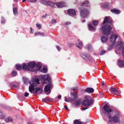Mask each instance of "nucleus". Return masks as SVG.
<instances>
[{"label":"nucleus","instance_id":"1","mask_svg":"<svg viewBox=\"0 0 124 124\" xmlns=\"http://www.w3.org/2000/svg\"><path fill=\"white\" fill-rule=\"evenodd\" d=\"M112 28L109 25H103L101 28V30L102 31V33L107 35L106 37L102 36L101 40L103 43L106 42L108 39V35L110 34L111 30Z\"/></svg>","mask_w":124,"mask_h":124},{"label":"nucleus","instance_id":"2","mask_svg":"<svg viewBox=\"0 0 124 124\" xmlns=\"http://www.w3.org/2000/svg\"><path fill=\"white\" fill-rule=\"evenodd\" d=\"M39 80L38 78H33L29 82L30 84L29 87V91L31 93L34 92L35 86H37L38 84H39Z\"/></svg>","mask_w":124,"mask_h":124},{"label":"nucleus","instance_id":"3","mask_svg":"<svg viewBox=\"0 0 124 124\" xmlns=\"http://www.w3.org/2000/svg\"><path fill=\"white\" fill-rule=\"evenodd\" d=\"M103 113L106 115L109 119H110L111 117L110 113L113 111L117 112V110L116 109H115L114 110L111 109L110 107L107 104L103 106Z\"/></svg>","mask_w":124,"mask_h":124},{"label":"nucleus","instance_id":"4","mask_svg":"<svg viewBox=\"0 0 124 124\" xmlns=\"http://www.w3.org/2000/svg\"><path fill=\"white\" fill-rule=\"evenodd\" d=\"M85 99L82 102V104L85 107H87L91 105L92 102V100L89 96H86L85 97Z\"/></svg>","mask_w":124,"mask_h":124},{"label":"nucleus","instance_id":"5","mask_svg":"<svg viewBox=\"0 0 124 124\" xmlns=\"http://www.w3.org/2000/svg\"><path fill=\"white\" fill-rule=\"evenodd\" d=\"M80 13L81 16L83 18L87 17L89 14V11L86 8L81 10Z\"/></svg>","mask_w":124,"mask_h":124},{"label":"nucleus","instance_id":"6","mask_svg":"<svg viewBox=\"0 0 124 124\" xmlns=\"http://www.w3.org/2000/svg\"><path fill=\"white\" fill-rule=\"evenodd\" d=\"M16 69L18 70H20L22 68L23 70L25 71L29 70L30 68L28 65L25 63L23 64L22 66L20 65H16Z\"/></svg>","mask_w":124,"mask_h":124},{"label":"nucleus","instance_id":"7","mask_svg":"<svg viewBox=\"0 0 124 124\" xmlns=\"http://www.w3.org/2000/svg\"><path fill=\"white\" fill-rule=\"evenodd\" d=\"M52 7H54L56 8L57 7L58 8L62 7H65L66 6L65 3L64 2H62L57 3H54V5Z\"/></svg>","mask_w":124,"mask_h":124},{"label":"nucleus","instance_id":"8","mask_svg":"<svg viewBox=\"0 0 124 124\" xmlns=\"http://www.w3.org/2000/svg\"><path fill=\"white\" fill-rule=\"evenodd\" d=\"M42 63L40 62H38L36 64V69L35 70H33V69H30V71L31 72H36V71L37 70H39L40 69L41 67Z\"/></svg>","mask_w":124,"mask_h":124},{"label":"nucleus","instance_id":"9","mask_svg":"<svg viewBox=\"0 0 124 124\" xmlns=\"http://www.w3.org/2000/svg\"><path fill=\"white\" fill-rule=\"evenodd\" d=\"M118 37V36L117 35L115 34H112L110 36V41L113 45L115 44L116 39Z\"/></svg>","mask_w":124,"mask_h":124},{"label":"nucleus","instance_id":"10","mask_svg":"<svg viewBox=\"0 0 124 124\" xmlns=\"http://www.w3.org/2000/svg\"><path fill=\"white\" fill-rule=\"evenodd\" d=\"M40 2L43 4L49 6L51 7H52L54 5V3L53 2H50V1H46L45 0H41Z\"/></svg>","mask_w":124,"mask_h":124},{"label":"nucleus","instance_id":"11","mask_svg":"<svg viewBox=\"0 0 124 124\" xmlns=\"http://www.w3.org/2000/svg\"><path fill=\"white\" fill-rule=\"evenodd\" d=\"M71 95L73 96V97H71L68 98V100L70 102H71L74 100L77 97V94L75 92L71 93Z\"/></svg>","mask_w":124,"mask_h":124},{"label":"nucleus","instance_id":"12","mask_svg":"<svg viewBox=\"0 0 124 124\" xmlns=\"http://www.w3.org/2000/svg\"><path fill=\"white\" fill-rule=\"evenodd\" d=\"M109 122L111 121H113L114 122H118L119 121V118L117 116H114L112 117H111L110 119L109 120Z\"/></svg>","mask_w":124,"mask_h":124},{"label":"nucleus","instance_id":"13","mask_svg":"<svg viewBox=\"0 0 124 124\" xmlns=\"http://www.w3.org/2000/svg\"><path fill=\"white\" fill-rule=\"evenodd\" d=\"M42 78V79L43 80L42 84H46L48 83V84H49L50 83H51L50 78Z\"/></svg>","mask_w":124,"mask_h":124},{"label":"nucleus","instance_id":"14","mask_svg":"<svg viewBox=\"0 0 124 124\" xmlns=\"http://www.w3.org/2000/svg\"><path fill=\"white\" fill-rule=\"evenodd\" d=\"M68 14L71 16H74L76 15V13L75 10L73 9H69L67 10Z\"/></svg>","mask_w":124,"mask_h":124},{"label":"nucleus","instance_id":"15","mask_svg":"<svg viewBox=\"0 0 124 124\" xmlns=\"http://www.w3.org/2000/svg\"><path fill=\"white\" fill-rule=\"evenodd\" d=\"M112 21L110 20L108 16H106L104 19L103 24H104L106 23H109L110 24H112Z\"/></svg>","mask_w":124,"mask_h":124},{"label":"nucleus","instance_id":"16","mask_svg":"<svg viewBox=\"0 0 124 124\" xmlns=\"http://www.w3.org/2000/svg\"><path fill=\"white\" fill-rule=\"evenodd\" d=\"M42 86H40L39 87H37L35 88L34 92H33V94H35L36 93L39 91H41L40 92H39L41 94L42 92Z\"/></svg>","mask_w":124,"mask_h":124},{"label":"nucleus","instance_id":"17","mask_svg":"<svg viewBox=\"0 0 124 124\" xmlns=\"http://www.w3.org/2000/svg\"><path fill=\"white\" fill-rule=\"evenodd\" d=\"M52 86V83H50L49 84H48L45 86L44 88L45 91L46 92H49L50 90V87Z\"/></svg>","mask_w":124,"mask_h":124},{"label":"nucleus","instance_id":"18","mask_svg":"<svg viewBox=\"0 0 124 124\" xmlns=\"http://www.w3.org/2000/svg\"><path fill=\"white\" fill-rule=\"evenodd\" d=\"M78 44L76 43V45L77 47L80 49H81L82 46L83 44L79 40H78Z\"/></svg>","mask_w":124,"mask_h":124},{"label":"nucleus","instance_id":"19","mask_svg":"<svg viewBox=\"0 0 124 124\" xmlns=\"http://www.w3.org/2000/svg\"><path fill=\"white\" fill-rule=\"evenodd\" d=\"M84 91L88 93H91L93 92L94 89L92 88L88 87Z\"/></svg>","mask_w":124,"mask_h":124},{"label":"nucleus","instance_id":"20","mask_svg":"<svg viewBox=\"0 0 124 124\" xmlns=\"http://www.w3.org/2000/svg\"><path fill=\"white\" fill-rule=\"evenodd\" d=\"M81 56L86 61L88 60L90 55L87 54H81Z\"/></svg>","mask_w":124,"mask_h":124},{"label":"nucleus","instance_id":"21","mask_svg":"<svg viewBox=\"0 0 124 124\" xmlns=\"http://www.w3.org/2000/svg\"><path fill=\"white\" fill-rule=\"evenodd\" d=\"M112 12L115 14H119L120 13V11L118 9L115 8H113L111 10Z\"/></svg>","mask_w":124,"mask_h":124},{"label":"nucleus","instance_id":"22","mask_svg":"<svg viewBox=\"0 0 124 124\" xmlns=\"http://www.w3.org/2000/svg\"><path fill=\"white\" fill-rule=\"evenodd\" d=\"M88 27L90 30L92 31H95L96 29L94 27L91 23H89L88 24Z\"/></svg>","mask_w":124,"mask_h":124},{"label":"nucleus","instance_id":"23","mask_svg":"<svg viewBox=\"0 0 124 124\" xmlns=\"http://www.w3.org/2000/svg\"><path fill=\"white\" fill-rule=\"evenodd\" d=\"M36 65V63L35 62H29L28 64V66L30 68H33Z\"/></svg>","mask_w":124,"mask_h":124},{"label":"nucleus","instance_id":"24","mask_svg":"<svg viewBox=\"0 0 124 124\" xmlns=\"http://www.w3.org/2000/svg\"><path fill=\"white\" fill-rule=\"evenodd\" d=\"M51 101V99L48 97H46L42 99V101L44 102H50Z\"/></svg>","mask_w":124,"mask_h":124},{"label":"nucleus","instance_id":"25","mask_svg":"<svg viewBox=\"0 0 124 124\" xmlns=\"http://www.w3.org/2000/svg\"><path fill=\"white\" fill-rule=\"evenodd\" d=\"M13 13L16 16H17L18 15L17 9V7L14 8L13 9Z\"/></svg>","mask_w":124,"mask_h":124},{"label":"nucleus","instance_id":"26","mask_svg":"<svg viewBox=\"0 0 124 124\" xmlns=\"http://www.w3.org/2000/svg\"><path fill=\"white\" fill-rule=\"evenodd\" d=\"M39 35L41 36H44L45 35V33L44 32L41 33L40 32H37L35 34V36Z\"/></svg>","mask_w":124,"mask_h":124},{"label":"nucleus","instance_id":"27","mask_svg":"<svg viewBox=\"0 0 124 124\" xmlns=\"http://www.w3.org/2000/svg\"><path fill=\"white\" fill-rule=\"evenodd\" d=\"M81 100V99L80 98H79L77 100L75 101V104L77 105H79L80 104V102Z\"/></svg>","mask_w":124,"mask_h":124},{"label":"nucleus","instance_id":"28","mask_svg":"<svg viewBox=\"0 0 124 124\" xmlns=\"http://www.w3.org/2000/svg\"><path fill=\"white\" fill-rule=\"evenodd\" d=\"M103 8H107L109 7V4L108 3H105L103 5Z\"/></svg>","mask_w":124,"mask_h":124},{"label":"nucleus","instance_id":"29","mask_svg":"<svg viewBox=\"0 0 124 124\" xmlns=\"http://www.w3.org/2000/svg\"><path fill=\"white\" fill-rule=\"evenodd\" d=\"M23 80L24 81V83L25 84H28V83H29V82L30 81H29L27 78H23Z\"/></svg>","mask_w":124,"mask_h":124},{"label":"nucleus","instance_id":"30","mask_svg":"<svg viewBox=\"0 0 124 124\" xmlns=\"http://www.w3.org/2000/svg\"><path fill=\"white\" fill-rule=\"evenodd\" d=\"M89 3L88 1H85L83 2L81 4V5L83 6H88Z\"/></svg>","mask_w":124,"mask_h":124},{"label":"nucleus","instance_id":"31","mask_svg":"<svg viewBox=\"0 0 124 124\" xmlns=\"http://www.w3.org/2000/svg\"><path fill=\"white\" fill-rule=\"evenodd\" d=\"M74 124H82V122L78 120H75L74 121Z\"/></svg>","mask_w":124,"mask_h":124},{"label":"nucleus","instance_id":"32","mask_svg":"<svg viewBox=\"0 0 124 124\" xmlns=\"http://www.w3.org/2000/svg\"><path fill=\"white\" fill-rule=\"evenodd\" d=\"M0 116H1L0 118L1 119H4L5 118V115H3L2 112L0 110Z\"/></svg>","mask_w":124,"mask_h":124},{"label":"nucleus","instance_id":"33","mask_svg":"<svg viewBox=\"0 0 124 124\" xmlns=\"http://www.w3.org/2000/svg\"><path fill=\"white\" fill-rule=\"evenodd\" d=\"M29 2H36L37 0H27ZM26 0H23L22 2H24Z\"/></svg>","mask_w":124,"mask_h":124},{"label":"nucleus","instance_id":"34","mask_svg":"<svg viewBox=\"0 0 124 124\" xmlns=\"http://www.w3.org/2000/svg\"><path fill=\"white\" fill-rule=\"evenodd\" d=\"M98 23V22L97 21L95 20L93 21L92 24L94 26L97 25Z\"/></svg>","mask_w":124,"mask_h":124},{"label":"nucleus","instance_id":"35","mask_svg":"<svg viewBox=\"0 0 124 124\" xmlns=\"http://www.w3.org/2000/svg\"><path fill=\"white\" fill-rule=\"evenodd\" d=\"M46 68L45 67H44L43 69L41 70V71L42 72L45 73L46 72Z\"/></svg>","mask_w":124,"mask_h":124},{"label":"nucleus","instance_id":"36","mask_svg":"<svg viewBox=\"0 0 124 124\" xmlns=\"http://www.w3.org/2000/svg\"><path fill=\"white\" fill-rule=\"evenodd\" d=\"M17 73V72L16 71H14L12 72V75L13 77H15Z\"/></svg>","mask_w":124,"mask_h":124},{"label":"nucleus","instance_id":"37","mask_svg":"<svg viewBox=\"0 0 124 124\" xmlns=\"http://www.w3.org/2000/svg\"><path fill=\"white\" fill-rule=\"evenodd\" d=\"M56 23V20L54 19H52L51 21V23L52 24Z\"/></svg>","mask_w":124,"mask_h":124},{"label":"nucleus","instance_id":"38","mask_svg":"<svg viewBox=\"0 0 124 124\" xmlns=\"http://www.w3.org/2000/svg\"><path fill=\"white\" fill-rule=\"evenodd\" d=\"M111 91L114 92H116L117 91V90L114 88H111Z\"/></svg>","mask_w":124,"mask_h":124},{"label":"nucleus","instance_id":"39","mask_svg":"<svg viewBox=\"0 0 124 124\" xmlns=\"http://www.w3.org/2000/svg\"><path fill=\"white\" fill-rule=\"evenodd\" d=\"M38 78H50V76L48 74L43 76V77H40L39 76Z\"/></svg>","mask_w":124,"mask_h":124},{"label":"nucleus","instance_id":"40","mask_svg":"<svg viewBox=\"0 0 124 124\" xmlns=\"http://www.w3.org/2000/svg\"><path fill=\"white\" fill-rule=\"evenodd\" d=\"M117 45H120V46H122L123 44L122 42L121 41H120L117 43Z\"/></svg>","mask_w":124,"mask_h":124},{"label":"nucleus","instance_id":"41","mask_svg":"<svg viewBox=\"0 0 124 124\" xmlns=\"http://www.w3.org/2000/svg\"><path fill=\"white\" fill-rule=\"evenodd\" d=\"M106 52L105 50H102L101 51L100 54L101 55H102L106 53Z\"/></svg>","mask_w":124,"mask_h":124},{"label":"nucleus","instance_id":"42","mask_svg":"<svg viewBox=\"0 0 124 124\" xmlns=\"http://www.w3.org/2000/svg\"><path fill=\"white\" fill-rule=\"evenodd\" d=\"M36 25L37 27L39 29H40L41 28V26L40 24L38 23H37L36 24Z\"/></svg>","mask_w":124,"mask_h":124},{"label":"nucleus","instance_id":"43","mask_svg":"<svg viewBox=\"0 0 124 124\" xmlns=\"http://www.w3.org/2000/svg\"><path fill=\"white\" fill-rule=\"evenodd\" d=\"M113 45H114L113 44V45H111L109 46L108 47V49L109 50H110L112 49L113 48Z\"/></svg>","mask_w":124,"mask_h":124},{"label":"nucleus","instance_id":"44","mask_svg":"<svg viewBox=\"0 0 124 124\" xmlns=\"http://www.w3.org/2000/svg\"><path fill=\"white\" fill-rule=\"evenodd\" d=\"M74 45V44L73 43H70L69 44V46L70 47H72Z\"/></svg>","mask_w":124,"mask_h":124},{"label":"nucleus","instance_id":"45","mask_svg":"<svg viewBox=\"0 0 124 124\" xmlns=\"http://www.w3.org/2000/svg\"><path fill=\"white\" fill-rule=\"evenodd\" d=\"M8 120L10 122H11L12 121V118L11 117H8Z\"/></svg>","mask_w":124,"mask_h":124},{"label":"nucleus","instance_id":"46","mask_svg":"<svg viewBox=\"0 0 124 124\" xmlns=\"http://www.w3.org/2000/svg\"><path fill=\"white\" fill-rule=\"evenodd\" d=\"M89 59L88 60L90 62L92 61L93 59V58L90 56H89Z\"/></svg>","mask_w":124,"mask_h":124},{"label":"nucleus","instance_id":"47","mask_svg":"<svg viewBox=\"0 0 124 124\" xmlns=\"http://www.w3.org/2000/svg\"><path fill=\"white\" fill-rule=\"evenodd\" d=\"M71 23L70 22H67L65 23V24L66 25H68L70 24Z\"/></svg>","mask_w":124,"mask_h":124},{"label":"nucleus","instance_id":"48","mask_svg":"<svg viewBox=\"0 0 124 124\" xmlns=\"http://www.w3.org/2000/svg\"><path fill=\"white\" fill-rule=\"evenodd\" d=\"M122 54L124 57V46L122 48Z\"/></svg>","mask_w":124,"mask_h":124},{"label":"nucleus","instance_id":"49","mask_svg":"<svg viewBox=\"0 0 124 124\" xmlns=\"http://www.w3.org/2000/svg\"><path fill=\"white\" fill-rule=\"evenodd\" d=\"M56 47L57 49L59 51H60L61 50V48L60 47L58 46H56Z\"/></svg>","mask_w":124,"mask_h":124},{"label":"nucleus","instance_id":"50","mask_svg":"<svg viewBox=\"0 0 124 124\" xmlns=\"http://www.w3.org/2000/svg\"><path fill=\"white\" fill-rule=\"evenodd\" d=\"M88 49L89 50L91 48V45H88L87 47Z\"/></svg>","mask_w":124,"mask_h":124},{"label":"nucleus","instance_id":"51","mask_svg":"<svg viewBox=\"0 0 124 124\" xmlns=\"http://www.w3.org/2000/svg\"><path fill=\"white\" fill-rule=\"evenodd\" d=\"M29 93L27 92H25L24 94V95L25 96L27 97L29 95Z\"/></svg>","mask_w":124,"mask_h":124},{"label":"nucleus","instance_id":"52","mask_svg":"<svg viewBox=\"0 0 124 124\" xmlns=\"http://www.w3.org/2000/svg\"><path fill=\"white\" fill-rule=\"evenodd\" d=\"M12 86L13 87H14L16 88H17L18 87V86L17 85H16L15 84H13L12 85Z\"/></svg>","mask_w":124,"mask_h":124},{"label":"nucleus","instance_id":"53","mask_svg":"<svg viewBox=\"0 0 124 124\" xmlns=\"http://www.w3.org/2000/svg\"><path fill=\"white\" fill-rule=\"evenodd\" d=\"M64 108L65 109L67 110H68V109L67 108V106L66 105L64 106Z\"/></svg>","mask_w":124,"mask_h":124},{"label":"nucleus","instance_id":"54","mask_svg":"<svg viewBox=\"0 0 124 124\" xmlns=\"http://www.w3.org/2000/svg\"><path fill=\"white\" fill-rule=\"evenodd\" d=\"M88 108H87V107H83L81 109L83 110H85L86 109H87Z\"/></svg>","mask_w":124,"mask_h":124},{"label":"nucleus","instance_id":"55","mask_svg":"<svg viewBox=\"0 0 124 124\" xmlns=\"http://www.w3.org/2000/svg\"><path fill=\"white\" fill-rule=\"evenodd\" d=\"M65 101L66 102H69V101L68 100L67 97L66 96L65 97Z\"/></svg>","mask_w":124,"mask_h":124},{"label":"nucleus","instance_id":"56","mask_svg":"<svg viewBox=\"0 0 124 124\" xmlns=\"http://www.w3.org/2000/svg\"><path fill=\"white\" fill-rule=\"evenodd\" d=\"M30 29L31 31V33H32L33 32V31L32 32V31H33V29L31 27L30 28Z\"/></svg>","mask_w":124,"mask_h":124},{"label":"nucleus","instance_id":"57","mask_svg":"<svg viewBox=\"0 0 124 124\" xmlns=\"http://www.w3.org/2000/svg\"><path fill=\"white\" fill-rule=\"evenodd\" d=\"M5 22V20L4 19H3L1 21V23H4Z\"/></svg>","mask_w":124,"mask_h":124},{"label":"nucleus","instance_id":"58","mask_svg":"<svg viewBox=\"0 0 124 124\" xmlns=\"http://www.w3.org/2000/svg\"><path fill=\"white\" fill-rule=\"evenodd\" d=\"M101 83V85H103V86L104 85V81H102Z\"/></svg>","mask_w":124,"mask_h":124},{"label":"nucleus","instance_id":"59","mask_svg":"<svg viewBox=\"0 0 124 124\" xmlns=\"http://www.w3.org/2000/svg\"><path fill=\"white\" fill-rule=\"evenodd\" d=\"M61 95H59L58 96V97L59 99H60L61 97Z\"/></svg>","mask_w":124,"mask_h":124},{"label":"nucleus","instance_id":"60","mask_svg":"<svg viewBox=\"0 0 124 124\" xmlns=\"http://www.w3.org/2000/svg\"><path fill=\"white\" fill-rule=\"evenodd\" d=\"M82 22L84 23L85 22V19H84V20H82Z\"/></svg>","mask_w":124,"mask_h":124},{"label":"nucleus","instance_id":"61","mask_svg":"<svg viewBox=\"0 0 124 124\" xmlns=\"http://www.w3.org/2000/svg\"><path fill=\"white\" fill-rule=\"evenodd\" d=\"M32 123L31 122H29L28 123V124H32Z\"/></svg>","mask_w":124,"mask_h":124},{"label":"nucleus","instance_id":"62","mask_svg":"<svg viewBox=\"0 0 124 124\" xmlns=\"http://www.w3.org/2000/svg\"><path fill=\"white\" fill-rule=\"evenodd\" d=\"M120 80L121 82H124V80H123V81L122 80Z\"/></svg>","mask_w":124,"mask_h":124},{"label":"nucleus","instance_id":"63","mask_svg":"<svg viewBox=\"0 0 124 124\" xmlns=\"http://www.w3.org/2000/svg\"><path fill=\"white\" fill-rule=\"evenodd\" d=\"M35 78H38V76H37V75L35 76Z\"/></svg>","mask_w":124,"mask_h":124},{"label":"nucleus","instance_id":"64","mask_svg":"<svg viewBox=\"0 0 124 124\" xmlns=\"http://www.w3.org/2000/svg\"><path fill=\"white\" fill-rule=\"evenodd\" d=\"M0 124H5L4 123H1Z\"/></svg>","mask_w":124,"mask_h":124}]
</instances>
